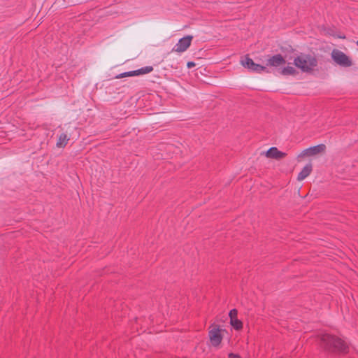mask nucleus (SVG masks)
<instances>
[{
	"label": "nucleus",
	"mask_w": 358,
	"mask_h": 358,
	"mask_svg": "<svg viewBox=\"0 0 358 358\" xmlns=\"http://www.w3.org/2000/svg\"><path fill=\"white\" fill-rule=\"evenodd\" d=\"M69 141V138L67 137V135L65 134H62L57 140V146L59 148L64 147Z\"/></svg>",
	"instance_id": "11"
},
{
	"label": "nucleus",
	"mask_w": 358,
	"mask_h": 358,
	"mask_svg": "<svg viewBox=\"0 0 358 358\" xmlns=\"http://www.w3.org/2000/svg\"><path fill=\"white\" fill-rule=\"evenodd\" d=\"M320 340L322 347L329 350L345 353L348 348L343 340L328 334H322Z\"/></svg>",
	"instance_id": "1"
},
{
	"label": "nucleus",
	"mask_w": 358,
	"mask_h": 358,
	"mask_svg": "<svg viewBox=\"0 0 358 358\" xmlns=\"http://www.w3.org/2000/svg\"><path fill=\"white\" fill-rule=\"evenodd\" d=\"M284 63L285 60L280 54L273 55L268 60V64L272 66H279Z\"/></svg>",
	"instance_id": "9"
},
{
	"label": "nucleus",
	"mask_w": 358,
	"mask_h": 358,
	"mask_svg": "<svg viewBox=\"0 0 358 358\" xmlns=\"http://www.w3.org/2000/svg\"><path fill=\"white\" fill-rule=\"evenodd\" d=\"M285 155L286 154L285 152L279 151L275 147H271L266 152V156L267 157L275 159H280L284 157Z\"/></svg>",
	"instance_id": "8"
},
{
	"label": "nucleus",
	"mask_w": 358,
	"mask_h": 358,
	"mask_svg": "<svg viewBox=\"0 0 358 358\" xmlns=\"http://www.w3.org/2000/svg\"><path fill=\"white\" fill-rule=\"evenodd\" d=\"M241 62V64L245 68H247L248 69H249L252 71H254V72L261 73V72L264 71L266 69L264 66H263L262 65L255 64L252 61V59L248 57H245V58H243Z\"/></svg>",
	"instance_id": "6"
},
{
	"label": "nucleus",
	"mask_w": 358,
	"mask_h": 358,
	"mask_svg": "<svg viewBox=\"0 0 358 358\" xmlns=\"http://www.w3.org/2000/svg\"><path fill=\"white\" fill-rule=\"evenodd\" d=\"M317 63L315 57L305 54L299 55L294 60L296 67L303 72H308L313 70L317 66Z\"/></svg>",
	"instance_id": "2"
},
{
	"label": "nucleus",
	"mask_w": 358,
	"mask_h": 358,
	"mask_svg": "<svg viewBox=\"0 0 358 358\" xmlns=\"http://www.w3.org/2000/svg\"><path fill=\"white\" fill-rule=\"evenodd\" d=\"M187 66L189 69L192 68L195 66V63L194 62H188L187 64Z\"/></svg>",
	"instance_id": "17"
},
{
	"label": "nucleus",
	"mask_w": 358,
	"mask_h": 358,
	"mask_svg": "<svg viewBox=\"0 0 358 358\" xmlns=\"http://www.w3.org/2000/svg\"><path fill=\"white\" fill-rule=\"evenodd\" d=\"M222 331H224V329L217 326L213 327L209 331L208 336L211 345L217 347L221 343L222 340Z\"/></svg>",
	"instance_id": "4"
},
{
	"label": "nucleus",
	"mask_w": 358,
	"mask_h": 358,
	"mask_svg": "<svg viewBox=\"0 0 358 358\" xmlns=\"http://www.w3.org/2000/svg\"><path fill=\"white\" fill-rule=\"evenodd\" d=\"M312 171V165L310 164H306L297 176L298 180H303L308 176Z\"/></svg>",
	"instance_id": "10"
},
{
	"label": "nucleus",
	"mask_w": 358,
	"mask_h": 358,
	"mask_svg": "<svg viewBox=\"0 0 358 358\" xmlns=\"http://www.w3.org/2000/svg\"><path fill=\"white\" fill-rule=\"evenodd\" d=\"M153 70L152 66H147L136 70L137 76L150 73Z\"/></svg>",
	"instance_id": "12"
},
{
	"label": "nucleus",
	"mask_w": 358,
	"mask_h": 358,
	"mask_svg": "<svg viewBox=\"0 0 358 358\" xmlns=\"http://www.w3.org/2000/svg\"><path fill=\"white\" fill-rule=\"evenodd\" d=\"M333 60L341 66L348 67L352 65V61L345 53L338 50H334L331 52Z\"/></svg>",
	"instance_id": "3"
},
{
	"label": "nucleus",
	"mask_w": 358,
	"mask_h": 358,
	"mask_svg": "<svg viewBox=\"0 0 358 358\" xmlns=\"http://www.w3.org/2000/svg\"><path fill=\"white\" fill-rule=\"evenodd\" d=\"M236 315H237V310L236 309H232L230 310L229 317H230L231 320L236 318Z\"/></svg>",
	"instance_id": "16"
},
{
	"label": "nucleus",
	"mask_w": 358,
	"mask_h": 358,
	"mask_svg": "<svg viewBox=\"0 0 358 358\" xmlns=\"http://www.w3.org/2000/svg\"><path fill=\"white\" fill-rule=\"evenodd\" d=\"M64 1H67L69 3H71V2H69V0H64ZM71 3H75L76 2L72 1Z\"/></svg>",
	"instance_id": "19"
},
{
	"label": "nucleus",
	"mask_w": 358,
	"mask_h": 358,
	"mask_svg": "<svg viewBox=\"0 0 358 358\" xmlns=\"http://www.w3.org/2000/svg\"><path fill=\"white\" fill-rule=\"evenodd\" d=\"M229 358H241L240 356L237 354H234V353H229Z\"/></svg>",
	"instance_id": "18"
},
{
	"label": "nucleus",
	"mask_w": 358,
	"mask_h": 358,
	"mask_svg": "<svg viewBox=\"0 0 358 358\" xmlns=\"http://www.w3.org/2000/svg\"><path fill=\"white\" fill-rule=\"evenodd\" d=\"M231 324L236 329H239L242 327V323L240 320L236 318L231 320Z\"/></svg>",
	"instance_id": "15"
},
{
	"label": "nucleus",
	"mask_w": 358,
	"mask_h": 358,
	"mask_svg": "<svg viewBox=\"0 0 358 358\" xmlns=\"http://www.w3.org/2000/svg\"><path fill=\"white\" fill-rule=\"evenodd\" d=\"M193 36H186L180 38L173 48L172 51L176 52H183L190 46Z\"/></svg>",
	"instance_id": "5"
},
{
	"label": "nucleus",
	"mask_w": 358,
	"mask_h": 358,
	"mask_svg": "<svg viewBox=\"0 0 358 358\" xmlns=\"http://www.w3.org/2000/svg\"><path fill=\"white\" fill-rule=\"evenodd\" d=\"M357 45H358V41H357Z\"/></svg>",
	"instance_id": "20"
},
{
	"label": "nucleus",
	"mask_w": 358,
	"mask_h": 358,
	"mask_svg": "<svg viewBox=\"0 0 358 358\" xmlns=\"http://www.w3.org/2000/svg\"><path fill=\"white\" fill-rule=\"evenodd\" d=\"M281 72L283 75H293L295 73L296 70L294 67L287 66L284 67Z\"/></svg>",
	"instance_id": "13"
},
{
	"label": "nucleus",
	"mask_w": 358,
	"mask_h": 358,
	"mask_svg": "<svg viewBox=\"0 0 358 358\" xmlns=\"http://www.w3.org/2000/svg\"><path fill=\"white\" fill-rule=\"evenodd\" d=\"M136 72H137L136 70L127 71V72L120 73L118 76H117V78H124V77H128V76H137Z\"/></svg>",
	"instance_id": "14"
},
{
	"label": "nucleus",
	"mask_w": 358,
	"mask_h": 358,
	"mask_svg": "<svg viewBox=\"0 0 358 358\" xmlns=\"http://www.w3.org/2000/svg\"><path fill=\"white\" fill-rule=\"evenodd\" d=\"M325 149V145L324 144H320L315 146L310 147L307 149L303 150L300 156H312L317 155L318 153L322 152Z\"/></svg>",
	"instance_id": "7"
}]
</instances>
